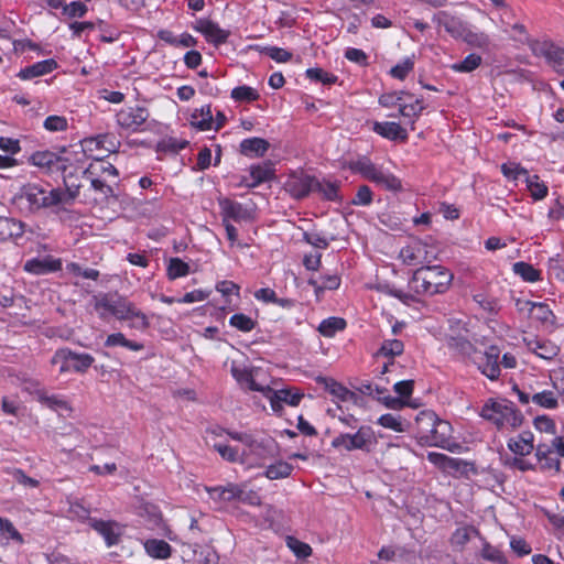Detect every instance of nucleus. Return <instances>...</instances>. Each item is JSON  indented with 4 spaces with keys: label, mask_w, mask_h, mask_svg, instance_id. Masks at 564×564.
<instances>
[{
    "label": "nucleus",
    "mask_w": 564,
    "mask_h": 564,
    "mask_svg": "<svg viewBox=\"0 0 564 564\" xmlns=\"http://www.w3.org/2000/svg\"><path fill=\"white\" fill-rule=\"evenodd\" d=\"M292 470L293 467L291 464L280 460L268 466L264 471V476L271 480L282 479L289 477Z\"/></svg>",
    "instance_id": "nucleus-50"
},
{
    "label": "nucleus",
    "mask_w": 564,
    "mask_h": 564,
    "mask_svg": "<svg viewBox=\"0 0 564 564\" xmlns=\"http://www.w3.org/2000/svg\"><path fill=\"white\" fill-rule=\"evenodd\" d=\"M501 173L503 174V176L511 181H517L521 176L527 177L529 175L528 171L524 167L514 162L503 163L501 165Z\"/></svg>",
    "instance_id": "nucleus-62"
},
{
    "label": "nucleus",
    "mask_w": 564,
    "mask_h": 564,
    "mask_svg": "<svg viewBox=\"0 0 564 564\" xmlns=\"http://www.w3.org/2000/svg\"><path fill=\"white\" fill-rule=\"evenodd\" d=\"M432 21L436 25L438 33L443 29L455 40H462L468 26L467 22L447 11H438L434 13Z\"/></svg>",
    "instance_id": "nucleus-15"
},
{
    "label": "nucleus",
    "mask_w": 564,
    "mask_h": 564,
    "mask_svg": "<svg viewBox=\"0 0 564 564\" xmlns=\"http://www.w3.org/2000/svg\"><path fill=\"white\" fill-rule=\"evenodd\" d=\"M70 358L72 350L69 348H61L54 352L51 364L59 365V372L65 373L70 371Z\"/></svg>",
    "instance_id": "nucleus-60"
},
{
    "label": "nucleus",
    "mask_w": 564,
    "mask_h": 564,
    "mask_svg": "<svg viewBox=\"0 0 564 564\" xmlns=\"http://www.w3.org/2000/svg\"><path fill=\"white\" fill-rule=\"evenodd\" d=\"M512 271L516 275L520 276L524 282L535 283L542 280V273L532 264L519 261L512 264Z\"/></svg>",
    "instance_id": "nucleus-36"
},
{
    "label": "nucleus",
    "mask_w": 564,
    "mask_h": 564,
    "mask_svg": "<svg viewBox=\"0 0 564 564\" xmlns=\"http://www.w3.org/2000/svg\"><path fill=\"white\" fill-rule=\"evenodd\" d=\"M404 350V345L399 339L383 340L378 354L387 358H394L400 356Z\"/></svg>",
    "instance_id": "nucleus-56"
},
{
    "label": "nucleus",
    "mask_w": 564,
    "mask_h": 564,
    "mask_svg": "<svg viewBox=\"0 0 564 564\" xmlns=\"http://www.w3.org/2000/svg\"><path fill=\"white\" fill-rule=\"evenodd\" d=\"M423 110L422 100L419 98H414L412 95L406 94L400 104L399 115L409 118L415 119L420 116Z\"/></svg>",
    "instance_id": "nucleus-37"
},
{
    "label": "nucleus",
    "mask_w": 564,
    "mask_h": 564,
    "mask_svg": "<svg viewBox=\"0 0 564 564\" xmlns=\"http://www.w3.org/2000/svg\"><path fill=\"white\" fill-rule=\"evenodd\" d=\"M453 281V274L442 265L417 268L410 281L409 288L417 295L433 296L445 293Z\"/></svg>",
    "instance_id": "nucleus-2"
},
{
    "label": "nucleus",
    "mask_w": 564,
    "mask_h": 564,
    "mask_svg": "<svg viewBox=\"0 0 564 564\" xmlns=\"http://www.w3.org/2000/svg\"><path fill=\"white\" fill-rule=\"evenodd\" d=\"M482 63L480 55L476 53L468 54L464 59L451 65V69L455 73H471L477 69Z\"/></svg>",
    "instance_id": "nucleus-46"
},
{
    "label": "nucleus",
    "mask_w": 564,
    "mask_h": 564,
    "mask_svg": "<svg viewBox=\"0 0 564 564\" xmlns=\"http://www.w3.org/2000/svg\"><path fill=\"white\" fill-rule=\"evenodd\" d=\"M427 433L423 445L426 446H435L445 449H451L453 445H455V441L453 438V427L448 421L442 420L437 416L434 425Z\"/></svg>",
    "instance_id": "nucleus-13"
},
{
    "label": "nucleus",
    "mask_w": 564,
    "mask_h": 564,
    "mask_svg": "<svg viewBox=\"0 0 564 564\" xmlns=\"http://www.w3.org/2000/svg\"><path fill=\"white\" fill-rule=\"evenodd\" d=\"M188 145L186 140L176 138L163 139L158 143V151L163 153L176 154Z\"/></svg>",
    "instance_id": "nucleus-57"
},
{
    "label": "nucleus",
    "mask_w": 564,
    "mask_h": 564,
    "mask_svg": "<svg viewBox=\"0 0 564 564\" xmlns=\"http://www.w3.org/2000/svg\"><path fill=\"white\" fill-rule=\"evenodd\" d=\"M448 347L452 349H455L457 352H459L463 356L471 357L476 355V350L473 346V344L467 340L464 337L457 336V337H451L447 341Z\"/></svg>",
    "instance_id": "nucleus-55"
},
{
    "label": "nucleus",
    "mask_w": 564,
    "mask_h": 564,
    "mask_svg": "<svg viewBox=\"0 0 564 564\" xmlns=\"http://www.w3.org/2000/svg\"><path fill=\"white\" fill-rule=\"evenodd\" d=\"M149 118V111L144 107H124L116 113L117 123L131 132H137Z\"/></svg>",
    "instance_id": "nucleus-16"
},
{
    "label": "nucleus",
    "mask_w": 564,
    "mask_h": 564,
    "mask_svg": "<svg viewBox=\"0 0 564 564\" xmlns=\"http://www.w3.org/2000/svg\"><path fill=\"white\" fill-rule=\"evenodd\" d=\"M142 510L143 512L141 513V517L144 518L148 528L151 530H159L164 536L172 540V531L163 521L162 513L159 508L153 505H144Z\"/></svg>",
    "instance_id": "nucleus-23"
},
{
    "label": "nucleus",
    "mask_w": 564,
    "mask_h": 564,
    "mask_svg": "<svg viewBox=\"0 0 564 564\" xmlns=\"http://www.w3.org/2000/svg\"><path fill=\"white\" fill-rule=\"evenodd\" d=\"M399 257L404 264L419 268L426 267L434 259V256L429 250V246L420 240L403 247L400 250Z\"/></svg>",
    "instance_id": "nucleus-14"
},
{
    "label": "nucleus",
    "mask_w": 564,
    "mask_h": 564,
    "mask_svg": "<svg viewBox=\"0 0 564 564\" xmlns=\"http://www.w3.org/2000/svg\"><path fill=\"white\" fill-rule=\"evenodd\" d=\"M271 456V443L254 437L241 449V464L247 467H259Z\"/></svg>",
    "instance_id": "nucleus-12"
},
{
    "label": "nucleus",
    "mask_w": 564,
    "mask_h": 564,
    "mask_svg": "<svg viewBox=\"0 0 564 564\" xmlns=\"http://www.w3.org/2000/svg\"><path fill=\"white\" fill-rule=\"evenodd\" d=\"M89 525L104 538L107 546L110 547L119 543L122 535V527L118 522L94 518L89 519Z\"/></svg>",
    "instance_id": "nucleus-20"
},
{
    "label": "nucleus",
    "mask_w": 564,
    "mask_h": 564,
    "mask_svg": "<svg viewBox=\"0 0 564 564\" xmlns=\"http://www.w3.org/2000/svg\"><path fill=\"white\" fill-rule=\"evenodd\" d=\"M214 448H215V451H217L219 453V455L224 459H226L230 463H240L241 464V451L239 452V449H237L230 445L221 444V443L215 444Z\"/></svg>",
    "instance_id": "nucleus-63"
},
{
    "label": "nucleus",
    "mask_w": 564,
    "mask_h": 564,
    "mask_svg": "<svg viewBox=\"0 0 564 564\" xmlns=\"http://www.w3.org/2000/svg\"><path fill=\"white\" fill-rule=\"evenodd\" d=\"M28 162L50 175L65 173L70 165L68 158L50 150L35 151L30 155Z\"/></svg>",
    "instance_id": "nucleus-8"
},
{
    "label": "nucleus",
    "mask_w": 564,
    "mask_h": 564,
    "mask_svg": "<svg viewBox=\"0 0 564 564\" xmlns=\"http://www.w3.org/2000/svg\"><path fill=\"white\" fill-rule=\"evenodd\" d=\"M473 300L488 315H497L500 311L499 300L485 291L476 292Z\"/></svg>",
    "instance_id": "nucleus-35"
},
{
    "label": "nucleus",
    "mask_w": 564,
    "mask_h": 564,
    "mask_svg": "<svg viewBox=\"0 0 564 564\" xmlns=\"http://www.w3.org/2000/svg\"><path fill=\"white\" fill-rule=\"evenodd\" d=\"M230 373L242 390L260 393L270 392V386L264 380L265 372L260 367L232 361Z\"/></svg>",
    "instance_id": "nucleus-6"
},
{
    "label": "nucleus",
    "mask_w": 564,
    "mask_h": 564,
    "mask_svg": "<svg viewBox=\"0 0 564 564\" xmlns=\"http://www.w3.org/2000/svg\"><path fill=\"white\" fill-rule=\"evenodd\" d=\"M145 553L155 560H167L172 554L171 545L164 540L148 539L143 542Z\"/></svg>",
    "instance_id": "nucleus-31"
},
{
    "label": "nucleus",
    "mask_w": 564,
    "mask_h": 564,
    "mask_svg": "<svg viewBox=\"0 0 564 564\" xmlns=\"http://www.w3.org/2000/svg\"><path fill=\"white\" fill-rule=\"evenodd\" d=\"M106 347H124L132 351H140L143 349V344L129 340L122 333H113L107 336L105 340Z\"/></svg>",
    "instance_id": "nucleus-44"
},
{
    "label": "nucleus",
    "mask_w": 564,
    "mask_h": 564,
    "mask_svg": "<svg viewBox=\"0 0 564 564\" xmlns=\"http://www.w3.org/2000/svg\"><path fill=\"white\" fill-rule=\"evenodd\" d=\"M94 310L102 321L115 317L121 322H129V327L144 330L149 327L148 316L132 302L117 293H99L91 300Z\"/></svg>",
    "instance_id": "nucleus-1"
},
{
    "label": "nucleus",
    "mask_w": 564,
    "mask_h": 564,
    "mask_svg": "<svg viewBox=\"0 0 564 564\" xmlns=\"http://www.w3.org/2000/svg\"><path fill=\"white\" fill-rule=\"evenodd\" d=\"M191 272L188 263L184 262L181 258H171L166 267L167 279L174 281L180 278L188 275Z\"/></svg>",
    "instance_id": "nucleus-45"
},
{
    "label": "nucleus",
    "mask_w": 564,
    "mask_h": 564,
    "mask_svg": "<svg viewBox=\"0 0 564 564\" xmlns=\"http://www.w3.org/2000/svg\"><path fill=\"white\" fill-rule=\"evenodd\" d=\"M83 175L100 176L104 180L110 177H118L119 173L115 165L105 160H97L89 164V166L83 172Z\"/></svg>",
    "instance_id": "nucleus-32"
},
{
    "label": "nucleus",
    "mask_w": 564,
    "mask_h": 564,
    "mask_svg": "<svg viewBox=\"0 0 564 564\" xmlns=\"http://www.w3.org/2000/svg\"><path fill=\"white\" fill-rule=\"evenodd\" d=\"M95 358L86 352H75L72 350L70 370L75 372H85L94 364Z\"/></svg>",
    "instance_id": "nucleus-53"
},
{
    "label": "nucleus",
    "mask_w": 564,
    "mask_h": 564,
    "mask_svg": "<svg viewBox=\"0 0 564 564\" xmlns=\"http://www.w3.org/2000/svg\"><path fill=\"white\" fill-rule=\"evenodd\" d=\"M481 556L490 562H494L496 564H507V560L503 555V553L497 549L496 546H492L489 543H484L481 549Z\"/></svg>",
    "instance_id": "nucleus-64"
},
{
    "label": "nucleus",
    "mask_w": 564,
    "mask_h": 564,
    "mask_svg": "<svg viewBox=\"0 0 564 564\" xmlns=\"http://www.w3.org/2000/svg\"><path fill=\"white\" fill-rule=\"evenodd\" d=\"M347 327V322L343 317L330 316L323 319L318 327L317 332L326 338H333L337 333L345 330Z\"/></svg>",
    "instance_id": "nucleus-34"
},
{
    "label": "nucleus",
    "mask_w": 564,
    "mask_h": 564,
    "mask_svg": "<svg viewBox=\"0 0 564 564\" xmlns=\"http://www.w3.org/2000/svg\"><path fill=\"white\" fill-rule=\"evenodd\" d=\"M314 185H316L315 176L303 170H296L288 174L283 188L294 199H302L314 191Z\"/></svg>",
    "instance_id": "nucleus-10"
},
{
    "label": "nucleus",
    "mask_w": 564,
    "mask_h": 564,
    "mask_svg": "<svg viewBox=\"0 0 564 564\" xmlns=\"http://www.w3.org/2000/svg\"><path fill=\"white\" fill-rule=\"evenodd\" d=\"M230 97L238 102H252L260 98V94L253 87L241 85L231 90Z\"/></svg>",
    "instance_id": "nucleus-48"
},
{
    "label": "nucleus",
    "mask_w": 564,
    "mask_h": 564,
    "mask_svg": "<svg viewBox=\"0 0 564 564\" xmlns=\"http://www.w3.org/2000/svg\"><path fill=\"white\" fill-rule=\"evenodd\" d=\"M61 193L58 189L48 188L37 183H28L20 189L19 198L26 203L30 212L35 213L45 208H55L61 212Z\"/></svg>",
    "instance_id": "nucleus-5"
},
{
    "label": "nucleus",
    "mask_w": 564,
    "mask_h": 564,
    "mask_svg": "<svg viewBox=\"0 0 564 564\" xmlns=\"http://www.w3.org/2000/svg\"><path fill=\"white\" fill-rule=\"evenodd\" d=\"M521 310H528L532 318L544 323L552 324L554 322V314L547 304L541 302L524 301Z\"/></svg>",
    "instance_id": "nucleus-30"
},
{
    "label": "nucleus",
    "mask_w": 564,
    "mask_h": 564,
    "mask_svg": "<svg viewBox=\"0 0 564 564\" xmlns=\"http://www.w3.org/2000/svg\"><path fill=\"white\" fill-rule=\"evenodd\" d=\"M376 444L375 432L370 426L362 425L354 434L341 433L333 438L332 446L347 452L360 449L369 452Z\"/></svg>",
    "instance_id": "nucleus-7"
},
{
    "label": "nucleus",
    "mask_w": 564,
    "mask_h": 564,
    "mask_svg": "<svg viewBox=\"0 0 564 564\" xmlns=\"http://www.w3.org/2000/svg\"><path fill=\"white\" fill-rule=\"evenodd\" d=\"M480 415L494 423L497 429L506 431L514 430L523 422L522 413L507 399L487 401L481 409Z\"/></svg>",
    "instance_id": "nucleus-4"
},
{
    "label": "nucleus",
    "mask_w": 564,
    "mask_h": 564,
    "mask_svg": "<svg viewBox=\"0 0 564 564\" xmlns=\"http://www.w3.org/2000/svg\"><path fill=\"white\" fill-rule=\"evenodd\" d=\"M43 127L50 132L66 131L68 121L64 116L52 115L44 120Z\"/></svg>",
    "instance_id": "nucleus-61"
},
{
    "label": "nucleus",
    "mask_w": 564,
    "mask_h": 564,
    "mask_svg": "<svg viewBox=\"0 0 564 564\" xmlns=\"http://www.w3.org/2000/svg\"><path fill=\"white\" fill-rule=\"evenodd\" d=\"M285 544L299 558H306L312 554V547L307 543L292 535L285 538Z\"/></svg>",
    "instance_id": "nucleus-58"
},
{
    "label": "nucleus",
    "mask_w": 564,
    "mask_h": 564,
    "mask_svg": "<svg viewBox=\"0 0 564 564\" xmlns=\"http://www.w3.org/2000/svg\"><path fill=\"white\" fill-rule=\"evenodd\" d=\"M192 28L203 34L208 43L217 47L225 44L230 35L228 30L221 29L218 23L209 19H198Z\"/></svg>",
    "instance_id": "nucleus-17"
},
{
    "label": "nucleus",
    "mask_w": 564,
    "mask_h": 564,
    "mask_svg": "<svg viewBox=\"0 0 564 564\" xmlns=\"http://www.w3.org/2000/svg\"><path fill=\"white\" fill-rule=\"evenodd\" d=\"M314 191L318 192L322 197L329 202H341V197L339 195V183L338 182H329V181H318L316 178V185H314Z\"/></svg>",
    "instance_id": "nucleus-42"
},
{
    "label": "nucleus",
    "mask_w": 564,
    "mask_h": 564,
    "mask_svg": "<svg viewBox=\"0 0 564 564\" xmlns=\"http://www.w3.org/2000/svg\"><path fill=\"white\" fill-rule=\"evenodd\" d=\"M372 131L379 134L380 137L391 141H405L408 139L406 130L403 129L399 123L392 121H375L372 124Z\"/></svg>",
    "instance_id": "nucleus-25"
},
{
    "label": "nucleus",
    "mask_w": 564,
    "mask_h": 564,
    "mask_svg": "<svg viewBox=\"0 0 564 564\" xmlns=\"http://www.w3.org/2000/svg\"><path fill=\"white\" fill-rule=\"evenodd\" d=\"M191 124L199 131L213 130L215 123L212 107L205 105L195 109L191 115Z\"/></svg>",
    "instance_id": "nucleus-27"
},
{
    "label": "nucleus",
    "mask_w": 564,
    "mask_h": 564,
    "mask_svg": "<svg viewBox=\"0 0 564 564\" xmlns=\"http://www.w3.org/2000/svg\"><path fill=\"white\" fill-rule=\"evenodd\" d=\"M274 177V167L271 162L253 164L248 173L241 175L239 185L247 188H254Z\"/></svg>",
    "instance_id": "nucleus-18"
},
{
    "label": "nucleus",
    "mask_w": 564,
    "mask_h": 564,
    "mask_svg": "<svg viewBox=\"0 0 564 564\" xmlns=\"http://www.w3.org/2000/svg\"><path fill=\"white\" fill-rule=\"evenodd\" d=\"M531 50L535 56L543 57L557 74L564 76V47L550 41H535L531 44ZM560 86L564 90V79Z\"/></svg>",
    "instance_id": "nucleus-9"
},
{
    "label": "nucleus",
    "mask_w": 564,
    "mask_h": 564,
    "mask_svg": "<svg viewBox=\"0 0 564 564\" xmlns=\"http://www.w3.org/2000/svg\"><path fill=\"white\" fill-rule=\"evenodd\" d=\"M308 284L314 288L316 296H319L326 290H337L340 286V278L337 274L324 275L319 280L310 279Z\"/></svg>",
    "instance_id": "nucleus-41"
},
{
    "label": "nucleus",
    "mask_w": 564,
    "mask_h": 564,
    "mask_svg": "<svg viewBox=\"0 0 564 564\" xmlns=\"http://www.w3.org/2000/svg\"><path fill=\"white\" fill-rule=\"evenodd\" d=\"M305 76L312 82H318L327 86L336 84L338 80V77L335 74L326 72L319 67L307 68Z\"/></svg>",
    "instance_id": "nucleus-52"
},
{
    "label": "nucleus",
    "mask_w": 564,
    "mask_h": 564,
    "mask_svg": "<svg viewBox=\"0 0 564 564\" xmlns=\"http://www.w3.org/2000/svg\"><path fill=\"white\" fill-rule=\"evenodd\" d=\"M229 325L240 332L248 333L256 327V321L246 314L237 313L229 318Z\"/></svg>",
    "instance_id": "nucleus-59"
},
{
    "label": "nucleus",
    "mask_w": 564,
    "mask_h": 564,
    "mask_svg": "<svg viewBox=\"0 0 564 564\" xmlns=\"http://www.w3.org/2000/svg\"><path fill=\"white\" fill-rule=\"evenodd\" d=\"M525 182L534 200H541L547 195L549 188L544 182L540 181L538 175H528Z\"/></svg>",
    "instance_id": "nucleus-49"
},
{
    "label": "nucleus",
    "mask_w": 564,
    "mask_h": 564,
    "mask_svg": "<svg viewBox=\"0 0 564 564\" xmlns=\"http://www.w3.org/2000/svg\"><path fill=\"white\" fill-rule=\"evenodd\" d=\"M349 170L376 186L398 193L402 191V181L382 164H377L367 155H359L348 163Z\"/></svg>",
    "instance_id": "nucleus-3"
},
{
    "label": "nucleus",
    "mask_w": 564,
    "mask_h": 564,
    "mask_svg": "<svg viewBox=\"0 0 564 564\" xmlns=\"http://www.w3.org/2000/svg\"><path fill=\"white\" fill-rule=\"evenodd\" d=\"M534 436L530 431H523L508 441V448L516 455L527 456L534 449Z\"/></svg>",
    "instance_id": "nucleus-26"
},
{
    "label": "nucleus",
    "mask_w": 564,
    "mask_h": 564,
    "mask_svg": "<svg viewBox=\"0 0 564 564\" xmlns=\"http://www.w3.org/2000/svg\"><path fill=\"white\" fill-rule=\"evenodd\" d=\"M218 205L223 220L242 223L253 219L252 208L239 202L229 198H221L218 200Z\"/></svg>",
    "instance_id": "nucleus-19"
},
{
    "label": "nucleus",
    "mask_w": 564,
    "mask_h": 564,
    "mask_svg": "<svg viewBox=\"0 0 564 564\" xmlns=\"http://www.w3.org/2000/svg\"><path fill=\"white\" fill-rule=\"evenodd\" d=\"M462 41L468 46L479 50L482 53H490L496 48V44L488 33L470 24H468Z\"/></svg>",
    "instance_id": "nucleus-21"
},
{
    "label": "nucleus",
    "mask_w": 564,
    "mask_h": 564,
    "mask_svg": "<svg viewBox=\"0 0 564 564\" xmlns=\"http://www.w3.org/2000/svg\"><path fill=\"white\" fill-rule=\"evenodd\" d=\"M23 269L25 272L34 275H44L59 271L62 269V260L52 256L32 258L25 261Z\"/></svg>",
    "instance_id": "nucleus-22"
},
{
    "label": "nucleus",
    "mask_w": 564,
    "mask_h": 564,
    "mask_svg": "<svg viewBox=\"0 0 564 564\" xmlns=\"http://www.w3.org/2000/svg\"><path fill=\"white\" fill-rule=\"evenodd\" d=\"M57 62L53 58L43 59L32 65H29L24 68H21L18 73V77L22 80H30L35 77H40L52 73L57 68Z\"/></svg>",
    "instance_id": "nucleus-24"
},
{
    "label": "nucleus",
    "mask_w": 564,
    "mask_h": 564,
    "mask_svg": "<svg viewBox=\"0 0 564 564\" xmlns=\"http://www.w3.org/2000/svg\"><path fill=\"white\" fill-rule=\"evenodd\" d=\"M499 355L500 349L497 346H490L484 352L479 351L473 356L478 370L491 381L500 377Z\"/></svg>",
    "instance_id": "nucleus-11"
},
{
    "label": "nucleus",
    "mask_w": 564,
    "mask_h": 564,
    "mask_svg": "<svg viewBox=\"0 0 564 564\" xmlns=\"http://www.w3.org/2000/svg\"><path fill=\"white\" fill-rule=\"evenodd\" d=\"M269 142L262 138H248L241 141L240 152L249 158L263 156L269 150Z\"/></svg>",
    "instance_id": "nucleus-28"
},
{
    "label": "nucleus",
    "mask_w": 564,
    "mask_h": 564,
    "mask_svg": "<svg viewBox=\"0 0 564 564\" xmlns=\"http://www.w3.org/2000/svg\"><path fill=\"white\" fill-rule=\"evenodd\" d=\"M36 400L54 410V411H58V410H69V405H68V402L59 394H48L47 391L44 389V390H36Z\"/></svg>",
    "instance_id": "nucleus-39"
},
{
    "label": "nucleus",
    "mask_w": 564,
    "mask_h": 564,
    "mask_svg": "<svg viewBox=\"0 0 564 564\" xmlns=\"http://www.w3.org/2000/svg\"><path fill=\"white\" fill-rule=\"evenodd\" d=\"M275 391L278 399L290 406H297L304 398V393L297 388H283Z\"/></svg>",
    "instance_id": "nucleus-54"
},
{
    "label": "nucleus",
    "mask_w": 564,
    "mask_h": 564,
    "mask_svg": "<svg viewBox=\"0 0 564 564\" xmlns=\"http://www.w3.org/2000/svg\"><path fill=\"white\" fill-rule=\"evenodd\" d=\"M377 423L382 427L391 430L397 433L406 432L410 426V423L406 420L402 419L401 415L393 413L382 414L378 419Z\"/></svg>",
    "instance_id": "nucleus-38"
},
{
    "label": "nucleus",
    "mask_w": 564,
    "mask_h": 564,
    "mask_svg": "<svg viewBox=\"0 0 564 564\" xmlns=\"http://www.w3.org/2000/svg\"><path fill=\"white\" fill-rule=\"evenodd\" d=\"M24 234V224L13 218L0 217V241L17 239Z\"/></svg>",
    "instance_id": "nucleus-29"
},
{
    "label": "nucleus",
    "mask_w": 564,
    "mask_h": 564,
    "mask_svg": "<svg viewBox=\"0 0 564 564\" xmlns=\"http://www.w3.org/2000/svg\"><path fill=\"white\" fill-rule=\"evenodd\" d=\"M415 64V57L414 55L408 56L403 58L401 62H399L397 65H394L389 74L391 77L403 80L408 77V75L413 72Z\"/></svg>",
    "instance_id": "nucleus-51"
},
{
    "label": "nucleus",
    "mask_w": 564,
    "mask_h": 564,
    "mask_svg": "<svg viewBox=\"0 0 564 564\" xmlns=\"http://www.w3.org/2000/svg\"><path fill=\"white\" fill-rule=\"evenodd\" d=\"M436 419H437L436 413L431 410L421 411L416 415V417H415L416 438H417L419 443L422 444V442L424 441L427 433L431 432L430 430L434 425Z\"/></svg>",
    "instance_id": "nucleus-33"
},
{
    "label": "nucleus",
    "mask_w": 564,
    "mask_h": 564,
    "mask_svg": "<svg viewBox=\"0 0 564 564\" xmlns=\"http://www.w3.org/2000/svg\"><path fill=\"white\" fill-rule=\"evenodd\" d=\"M532 403L547 410H554L558 405V399L554 391L543 390L532 393Z\"/></svg>",
    "instance_id": "nucleus-47"
},
{
    "label": "nucleus",
    "mask_w": 564,
    "mask_h": 564,
    "mask_svg": "<svg viewBox=\"0 0 564 564\" xmlns=\"http://www.w3.org/2000/svg\"><path fill=\"white\" fill-rule=\"evenodd\" d=\"M10 542L22 544L23 538L10 520L0 517V544Z\"/></svg>",
    "instance_id": "nucleus-40"
},
{
    "label": "nucleus",
    "mask_w": 564,
    "mask_h": 564,
    "mask_svg": "<svg viewBox=\"0 0 564 564\" xmlns=\"http://www.w3.org/2000/svg\"><path fill=\"white\" fill-rule=\"evenodd\" d=\"M530 349L540 358L551 360L557 356L560 348L550 340H535L530 344Z\"/></svg>",
    "instance_id": "nucleus-43"
}]
</instances>
